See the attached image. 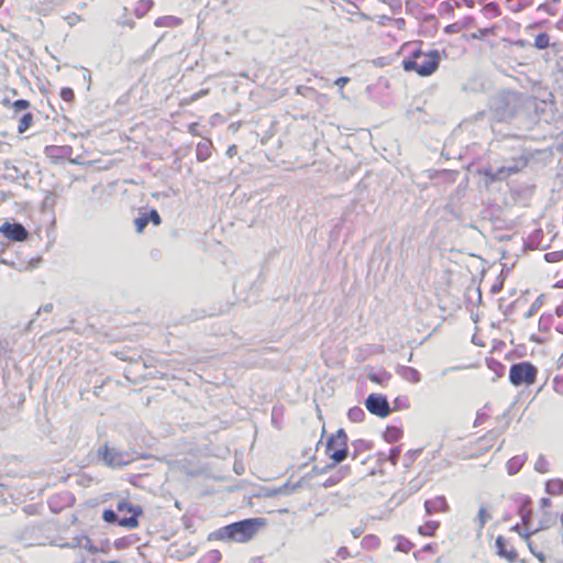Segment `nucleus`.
<instances>
[{"mask_svg":"<svg viewBox=\"0 0 563 563\" xmlns=\"http://www.w3.org/2000/svg\"><path fill=\"white\" fill-rule=\"evenodd\" d=\"M404 58L401 67L406 73H415L419 77H430L439 69L442 58L446 57L443 51H424L422 42H407L401 46Z\"/></svg>","mask_w":563,"mask_h":563,"instance_id":"obj_1","label":"nucleus"},{"mask_svg":"<svg viewBox=\"0 0 563 563\" xmlns=\"http://www.w3.org/2000/svg\"><path fill=\"white\" fill-rule=\"evenodd\" d=\"M531 505V498L526 497L522 501L521 519L525 530H533L534 532L550 528L554 521L555 516L552 512V500L543 497L539 501L537 510L527 509Z\"/></svg>","mask_w":563,"mask_h":563,"instance_id":"obj_2","label":"nucleus"},{"mask_svg":"<svg viewBox=\"0 0 563 563\" xmlns=\"http://www.w3.org/2000/svg\"><path fill=\"white\" fill-rule=\"evenodd\" d=\"M263 526H265L263 518L244 519L222 527L217 531V536L221 541L245 543L252 540Z\"/></svg>","mask_w":563,"mask_h":563,"instance_id":"obj_3","label":"nucleus"},{"mask_svg":"<svg viewBox=\"0 0 563 563\" xmlns=\"http://www.w3.org/2000/svg\"><path fill=\"white\" fill-rule=\"evenodd\" d=\"M512 530L519 533L531 551V553L541 562H545L547 553L551 551V540L545 533L540 531L534 532L533 530H525L519 525L512 527Z\"/></svg>","mask_w":563,"mask_h":563,"instance_id":"obj_4","label":"nucleus"},{"mask_svg":"<svg viewBox=\"0 0 563 563\" xmlns=\"http://www.w3.org/2000/svg\"><path fill=\"white\" fill-rule=\"evenodd\" d=\"M349 437L343 429L336 430L325 440L324 453L332 465H338L349 457Z\"/></svg>","mask_w":563,"mask_h":563,"instance_id":"obj_5","label":"nucleus"},{"mask_svg":"<svg viewBox=\"0 0 563 563\" xmlns=\"http://www.w3.org/2000/svg\"><path fill=\"white\" fill-rule=\"evenodd\" d=\"M117 510L121 514L119 526L130 530L139 527V519L143 516V508L140 505L122 499L118 503Z\"/></svg>","mask_w":563,"mask_h":563,"instance_id":"obj_6","label":"nucleus"},{"mask_svg":"<svg viewBox=\"0 0 563 563\" xmlns=\"http://www.w3.org/2000/svg\"><path fill=\"white\" fill-rule=\"evenodd\" d=\"M538 368L530 362H520L511 365L509 382L514 386L533 385L537 380Z\"/></svg>","mask_w":563,"mask_h":563,"instance_id":"obj_7","label":"nucleus"},{"mask_svg":"<svg viewBox=\"0 0 563 563\" xmlns=\"http://www.w3.org/2000/svg\"><path fill=\"white\" fill-rule=\"evenodd\" d=\"M366 409L379 418H386L390 413V406L387 397L382 394H371L365 400Z\"/></svg>","mask_w":563,"mask_h":563,"instance_id":"obj_8","label":"nucleus"},{"mask_svg":"<svg viewBox=\"0 0 563 563\" xmlns=\"http://www.w3.org/2000/svg\"><path fill=\"white\" fill-rule=\"evenodd\" d=\"M0 233L11 241L23 242L27 239L29 232L20 223L5 222L0 227Z\"/></svg>","mask_w":563,"mask_h":563,"instance_id":"obj_9","label":"nucleus"},{"mask_svg":"<svg viewBox=\"0 0 563 563\" xmlns=\"http://www.w3.org/2000/svg\"><path fill=\"white\" fill-rule=\"evenodd\" d=\"M45 157L51 164H62L70 158L71 148L69 146L48 145L44 150Z\"/></svg>","mask_w":563,"mask_h":563,"instance_id":"obj_10","label":"nucleus"},{"mask_svg":"<svg viewBox=\"0 0 563 563\" xmlns=\"http://www.w3.org/2000/svg\"><path fill=\"white\" fill-rule=\"evenodd\" d=\"M99 454L102 457L103 462L111 467H118L128 464V461L125 460V454L121 451H118L114 448L104 445L99 451Z\"/></svg>","mask_w":563,"mask_h":563,"instance_id":"obj_11","label":"nucleus"},{"mask_svg":"<svg viewBox=\"0 0 563 563\" xmlns=\"http://www.w3.org/2000/svg\"><path fill=\"white\" fill-rule=\"evenodd\" d=\"M544 260L548 263L561 264L563 263V250L552 251L544 254ZM554 277L556 278V283L554 287L563 288V265L559 266L554 272Z\"/></svg>","mask_w":563,"mask_h":563,"instance_id":"obj_12","label":"nucleus"},{"mask_svg":"<svg viewBox=\"0 0 563 563\" xmlns=\"http://www.w3.org/2000/svg\"><path fill=\"white\" fill-rule=\"evenodd\" d=\"M427 515L445 514L450 510V505L444 496H435L424 501Z\"/></svg>","mask_w":563,"mask_h":563,"instance_id":"obj_13","label":"nucleus"},{"mask_svg":"<svg viewBox=\"0 0 563 563\" xmlns=\"http://www.w3.org/2000/svg\"><path fill=\"white\" fill-rule=\"evenodd\" d=\"M496 547L498 555L505 558L509 563H515L518 561L517 551L503 536L497 537Z\"/></svg>","mask_w":563,"mask_h":563,"instance_id":"obj_14","label":"nucleus"},{"mask_svg":"<svg viewBox=\"0 0 563 563\" xmlns=\"http://www.w3.org/2000/svg\"><path fill=\"white\" fill-rule=\"evenodd\" d=\"M475 25V19L473 16H465L456 22L444 26L443 31L446 34L460 33L462 31L468 30Z\"/></svg>","mask_w":563,"mask_h":563,"instance_id":"obj_15","label":"nucleus"},{"mask_svg":"<svg viewBox=\"0 0 563 563\" xmlns=\"http://www.w3.org/2000/svg\"><path fill=\"white\" fill-rule=\"evenodd\" d=\"M213 143L210 139L201 141L196 146V158L198 162L208 161L213 154Z\"/></svg>","mask_w":563,"mask_h":563,"instance_id":"obj_16","label":"nucleus"},{"mask_svg":"<svg viewBox=\"0 0 563 563\" xmlns=\"http://www.w3.org/2000/svg\"><path fill=\"white\" fill-rule=\"evenodd\" d=\"M441 523L438 520H428L419 526L417 531L422 537H434Z\"/></svg>","mask_w":563,"mask_h":563,"instance_id":"obj_17","label":"nucleus"},{"mask_svg":"<svg viewBox=\"0 0 563 563\" xmlns=\"http://www.w3.org/2000/svg\"><path fill=\"white\" fill-rule=\"evenodd\" d=\"M183 24V20L174 15L159 16L154 21L157 27H177Z\"/></svg>","mask_w":563,"mask_h":563,"instance_id":"obj_18","label":"nucleus"},{"mask_svg":"<svg viewBox=\"0 0 563 563\" xmlns=\"http://www.w3.org/2000/svg\"><path fill=\"white\" fill-rule=\"evenodd\" d=\"M492 519V515L489 512V509L486 506H481L478 509L477 515L474 518V523L476 526V529L481 532L485 525Z\"/></svg>","mask_w":563,"mask_h":563,"instance_id":"obj_19","label":"nucleus"},{"mask_svg":"<svg viewBox=\"0 0 563 563\" xmlns=\"http://www.w3.org/2000/svg\"><path fill=\"white\" fill-rule=\"evenodd\" d=\"M545 492L552 496H562L563 495V479L551 478V479L547 481Z\"/></svg>","mask_w":563,"mask_h":563,"instance_id":"obj_20","label":"nucleus"},{"mask_svg":"<svg viewBox=\"0 0 563 563\" xmlns=\"http://www.w3.org/2000/svg\"><path fill=\"white\" fill-rule=\"evenodd\" d=\"M361 545L366 551H376L380 547V539L375 534H366L362 539Z\"/></svg>","mask_w":563,"mask_h":563,"instance_id":"obj_21","label":"nucleus"},{"mask_svg":"<svg viewBox=\"0 0 563 563\" xmlns=\"http://www.w3.org/2000/svg\"><path fill=\"white\" fill-rule=\"evenodd\" d=\"M394 541L396 552L409 553L413 548V543L404 536H396Z\"/></svg>","mask_w":563,"mask_h":563,"instance_id":"obj_22","label":"nucleus"},{"mask_svg":"<svg viewBox=\"0 0 563 563\" xmlns=\"http://www.w3.org/2000/svg\"><path fill=\"white\" fill-rule=\"evenodd\" d=\"M498 30L497 25H493L489 27L478 29L476 32L472 33L471 35H464L466 40H483L487 36L495 35Z\"/></svg>","mask_w":563,"mask_h":563,"instance_id":"obj_23","label":"nucleus"},{"mask_svg":"<svg viewBox=\"0 0 563 563\" xmlns=\"http://www.w3.org/2000/svg\"><path fill=\"white\" fill-rule=\"evenodd\" d=\"M33 119L34 117L32 112H26L22 117H20L18 120V132L20 134L26 132L32 126Z\"/></svg>","mask_w":563,"mask_h":563,"instance_id":"obj_24","label":"nucleus"},{"mask_svg":"<svg viewBox=\"0 0 563 563\" xmlns=\"http://www.w3.org/2000/svg\"><path fill=\"white\" fill-rule=\"evenodd\" d=\"M482 13L487 19H495L500 15V9L496 2H490L483 7Z\"/></svg>","mask_w":563,"mask_h":563,"instance_id":"obj_25","label":"nucleus"},{"mask_svg":"<svg viewBox=\"0 0 563 563\" xmlns=\"http://www.w3.org/2000/svg\"><path fill=\"white\" fill-rule=\"evenodd\" d=\"M549 45H550V36L548 33L542 32L536 36L534 43H533V46L536 48L544 49V48L549 47Z\"/></svg>","mask_w":563,"mask_h":563,"instance_id":"obj_26","label":"nucleus"},{"mask_svg":"<svg viewBox=\"0 0 563 563\" xmlns=\"http://www.w3.org/2000/svg\"><path fill=\"white\" fill-rule=\"evenodd\" d=\"M152 7H153L152 0H140L135 7V14L137 16H142V15L146 14L151 10Z\"/></svg>","mask_w":563,"mask_h":563,"instance_id":"obj_27","label":"nucleus"},{"mask_svg":"<svg viewBox=\"0 0 563 563\" xmlns=\"http://www.w3.org/2000/svg\"><path fill=\"white\" fill-rule=\"evenodd\" d=\"M347 417L352 422H361L365 417V412L360 407H353L349 410Z\"/></svg>","mask_w":563,"mask_h":563,"instance_id":"obj_28","label":"nucleus"},{"mask_svg":"<svg viewBox=\"0 0 563 563\" xmlns=\"http://www.w3.org/2000/svg\"><path fill=\"white\" fill-rule=\"evenodd\" d=\"M31 107V103L30 101L25 100V99H19V100H15L12 104H11V109L13 111L14 114H18L19 112L23 111V110H26Z\"/></svg>","mask_w":563,"mask_h":563,"instance_id":"obj_29","label":"nucleus"},{"mask_svg":"<svg viewBox=\"0 0 563 563\" xmlns=\"http://www.w3.org/2000/svg\"><path fill=\"white\" fill-rule=\"evenodd\" d=\"M60 98L67 103H74L76 96L74 90L70 87H64L59 92Z\"/></svg>","mask_w":563,"mask_h":563,"instance_id":"obj_30","label":"nucleus"},{"mask_svg":"<svg viewBox=\"0 0 563 563\" xmlns=\"http://www.w3.org/2000/svg\"><path fill=\"white\" fill-rule=\"evenodd\" d=\"M402 431L397 427H389L386 431V438L389 441L396 442L400 439Z\"/></svg>","mask_w":563,"mask_h":563,"instance_id":"obj_31","label":"nucleus"},{"mask_svg":"<svg viewBox=\"0 0 563 563\" xmlns=\"http://www.w3.org/2000/svg\"><path fill=\"white\" fill-rule=\"evenodd\" d=\"M295 93L299 95V96L307 97V96H316V95H318V91L313 87L298 86L295 90Z\"/></svg>","mask_w":563,"mask_h":563,"instance_id":"obj_32","label":"nucleus"},{"mask_svg":"<svg viewBox=\"0 0 563 563\" xmlns=\"http://www.w3.org/2000/svg\"><path fill=\"white\" fill-rule=\"evenodd\" d=\"M147 224H148V219L146 218V213L134 219V225H135V230L137 233H142Z\"/></svg>","mask_w":563,"mask_h":563,"instance_id":"obj_33","label":"nucleus"},{"mask_svg":"<svg viewBox=\"0 0 563 563\" xmlns=\"http://www.w3.org/2000/svg\"><path fill=\"white\" fill-rule=\"evenodd\" d=\"M119 518L118 515L115 514L114 510L112 509H106L103 510L102 512V519L108 522V523H114V522H118L119 523Z\"/></svg>","mask_w":563,"mask_h":563,"instance_id":"obj_34","label":"nucleus"},{"mask_svg":"<svg viewBox=\"0 0 563 563\" xmlns=\"http://www.w3.org/2000/svg\"><path fill=\"white\" fill-rule=\"evenodd\" d=\"M148 222H152L154 225H159L162 223V219L157 210L153 209L150 213L146 214Z\"/></svg>","mask_w":563,"mask_h":563,"instance_id":"obj_35","label":"nucleus"},{"mask_svg":"<svg viewBox=\"0 0 563 563\" xmlns=\"http://www.w3.org/2000/svg\"><path fill=\"white\" fill-rule=\"evenodd\" d=\"M336 555H338L340 559H342V560H347V559H351V558L353 556L346 547H341V548L336 551Z\"/></svg>","mask_w":563,"mask_h":563,"instance_id":"obj_36","label":"nucleus"},{"mask_svg":"<svg viewBox=\"0 0 563 563\" xmlns=\"http://www.w3.org/2000/svg\"><path fill=\"white\" fill-rule=\"evenodd\" d=\"M198 126H199V124H198L197 122H192V123L188 124V126H187V131H188L191 135H194V136H198V135H200V133H199V131H198Z\"/></svg>","mask_w":563,"mask_h":563,"instance_id":"obj_37","label":"nucleus"},{"mask_svg":"<svg viewBox=\"0 0 563 563\" xmlns=\"http://www.w3.org/2000/svg\"><path fill=\"white\" fill-rule=\"evenodd\" d=\"M236 154H238V146H236L235 144H232V145H230V146L227 148L225 155H227L229 158L234 157Z\"/></svg>","mask_w":563,"mask_h":563,"instance_id":"obj_38","label":"nucleus"},{"mask_svg":"<svg viewBox=\"0 0 563 563\" xmlns=\"http://www.w3.org/2000/svg\"><path fill=\"white\" fill-rule=\"evenodd\" d=\"M350 81V78L349 77H340L338 78L334 84L336 86H339L341 89L344 88V86Z\"/></svg>","mask_w":563,"mask_h":563,"instance_id":"obj_39","label":"nucleus"},{"mask_svg":"<svg viewBox=\"0 0 563 563\" xmlns=\"http://www.w3.org/2000/svg\"><path fill=\"white\" fill-rule=\"evenodd\" d=\"M409 372L411 373L412 380L416 383L419 382V373L413 368H409Z\"/></svg>","mask_w":563,"mask_h":563,"instance_id":"obj_40","label":"nucleus"},{"mask_svg":"<svg viewBox=\"0 0 563 563\" xmlns=\"http://www.w3.org/2000/svg\"><path fill=\"white\" fill-rule=\"evenodd\" d=\"M555 312L558 316H563V301L556 307Z\"/></svg>","mask_w":563,"mask_h":563,"instance_id":"obj_41","label":"nucleus"},{"mask_svg":"<svg viewBox=\"0 0 563 563\" xmlns=\"http://www.w3.org/2000/svg\"><path fill=\"white\" fill-rule=\"evenodd\" d=\"M433 548H434V545L432 543H429V544H426L422 550L423 551H432Z\"/></svg>","mask_w":563,"mask_h":563,"instance_id":"obj_42","label":"nucleus"},{"mask_svg":"<svg viewBox=\"0 0 563 563\" xmlns=\"http://www.w3.org/2000/svg\"><path fill=\"white\" fill-rule=\"evenodd\" d=\"M537 470H538L539 472H541V473L547 472V470H542V468H540L539 466H537Z\"/></svg>","mask_w":563,"mask_h":563,"instance_id":"obj_43","label":"nucleus"}]
</instances>
